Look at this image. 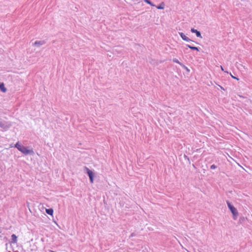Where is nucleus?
Here are the masks:
<instances>
[{
	"mask_svg": "<svg viewBox=\"0 0 252 252\" xmlns=\"http://www.w3.org/2000/svg\"><path fill=\"white\" fill-rule=\"evenodd\" d=\"M14 147L16 148L19 151H20L25 155H31L33 154V151L32 150L28 149L26 147L21 145L19 143V142H17L14 145Z\"/></svg>",
	"mask_w": 252,
	"mask_h": 252,
	"instance_id": "obj_1",
	"label": "nucleus"
},
{
	"mask_svg": "<svg viewBox=\"0 0 252 252\" xmlns=\"http://www.w3.org/2000/svg\"><path fill=\"white\" fill-rule=\"evenodd\" d=\"M226 204L227 205L228 208L231 211V213L233 215V218L234 220H236L238 216V212L236 208H235L233 205L228 200L226 201Z\"/></svg>",
	"mask_w": 252,
	"mask_h": 252,
	"instance_id": "obj_2",
	"label": "nucleus"
},
{
	"mask_svg": "<svg viewBox=\"0 0 252 252\" xmlns=\"http://www.w3.org/2000/svg\"><path fill=\"white\" fill-rule=\"evenodd\" d=\"M84 171L87 173L89 177L90 181L91 183L94 182V173L87 166L84 167Z\"/></svg>",
	"mask_w": 252,
	"mask_h": 252,
	"instance_id": "obj_3",
	"label": "nucleus"
},
{
	"mask_svg": "<svg viewBox=\"0 0 252 252\" xmlns=\"http://www.w3.org/2000/svg\"><path fill=\"white\" fill-rule=\"evenodd\" d=\"M46 43V42L44 40H39V41H35L33 43V46H37L38 47H40L41 46L45 44Z\"/></svg>",
	"mask_w": 252,
	"mask_h": 252,
	"instance_id": "obj_4",
	"label": "nucleus"
},
{
	"mask_svg": "<svg viewBox=\"0 0 252 252\" xmlns=\"http://www.w3.org/2000/svg\"><path fill=\"white\" fill-rule=\"evenodd\" d=\"M179 34L183 40H184L186 41H187V42H189V41H192L190 39H189V37H188L184 33L179 32Z\"/></svg>",
	"mask_w": 252,
	"mask_h": 252,
	"instance_id": "obj_5",
	"label": "nucleus"
},
{
	"mask_svg": "<svg viewBox=\"0 0 252 252\" xmlns=\"http://www.w3.org/2000/svg\"><path fill=\"white\" fill-rule=\"evenodd\" d=\"M190 31L192 33H195L197 37L202 38L201 32L199 31L194 28H191Z\"/></svg>",
	"mask_w": 252,
	"mask_h": 252,
	"instance_id": "obj_6",
	"label": "nucleus"
},
{
	"mask_svg": "<svg viewBox=\"0 0 252 252\" xmlns=\"http://www.w3.org/2000/svg\"><path fill=\"white\" fill-rule=\"evenodd\" d=\"M17 241V237L14 234H12L11 235V240L10 241L11 243H16Z\"/></svg>",
	"mask_w": 252,
	"mask_h": 252,
	"instance_id": "obj_7",
	"label": "nucleus"
},
{
	"mask_svg": "<svg viewBox=\"0 0 252 252\" xmlns=\"http://www.w3.org/2000/svg\"><path fill=\"white\" fill-rule=\"evenodd\" d=\"M186 46L190 48V49L192 50H196V51H199V48L198 47H195V46H191L190 45H189V44H187Z\"/></svg>",
	"mask_w": 252,
	"mask_h": 252,
	"instance_id": "obj_8",
	"label": "nucleus"
},
{
	"mask_svg": "<svg viewBox=\"0 0 252 252\" xmlns=\"http://www.w3.org/2000/svg\"><path fill=\"white\" fill-rule=\"evenodd\" d=\"M0 91L3 93H5L6 91V89L4 87V84L3 83H0Z\"/></svg>",
	"mask_w": 252,
	"mask_h": 252,
	"instance_id": "obj_9",
	"label": "nucleus"
},
{
	"mask_svg": "<svg viewBox=\"0 0 252 252\" xmlns=\"http://www.w3.org/2000/svg\"><path fill=\"white\" fill-rule=\"evenodd\" d=\"M53 212H54V211L52 208H49V209H46V213L50 216H53Z\"/></svg>",
	"mask_w": 252,
	"mask_h": 252,
	"instance_id": "obj_10",
	"label": "nucleus"
},
{
	"mask_svg": "<svg viewBox=\"0 0 252 252\" xmlns=\"http://www.w3.org/2000/svg\"><path fill=\"white\" fill-rule=\"evenodd\" d=\"M165 4L163 2H162L160 4L157 6V8L158 9H163L164 8Z\"/></svg>",
	"mask_w": 252,
	"mask_h": 252,
	"instance_id": "obj_11",
	"label": "nucleus"
},
{
	"mask_svg": "<svg viewBox=\"0 0 252 252\" xmlns=\"http://www.w3.org/2000/svg\"><path fill=\"white\" fill-rule=\"evenodd\" d=\"M144 1L145 2H146L147 3L150 4L151 6H155V4H154L150 0H144Z\"/></svg>",
	"mask_w": 252,
	"mask_h": 252,
	"instance_id": "obj_12",
	"label": "nucleus"
},
{
	"mask_svg": "<svg viewBox=\"0 0 252 252\" xmlns=\"http://www.w3.org/2000/svg\"><path fill=\"white\" fill-rule=\"evenodd\" d=\"M173 62L174 63H177L179 64H180L181 66V64H183L182 63H180L178 59L174 58L173 59Z\"/></svg>",
	"mask_w": 252,
	"mask_h": 252,
	"instance_id": "obj_13",
	"label": "nucleus"
},
{
	"mask_svg": "<svg viewBox=\"0 0 252 252\" xmlns=\"http://www.w3.org/2000/svg\"><path fill=\"white\" fill-rule=\"evenodd\" d=\"M181 66L185 69H186L188 72H189V69L184 64H181Z\"/></svg>",
	"mask_w": 252,
	"mask_h": 252,
	"instance_id": "obj_14",
	"label": "nucleus"
},
{
	"mask_svg": "<svg viewBox=\"0 0 252 252\" xmlns=\"http://www.w3.org/2000/svg\"><path fill=\"white\" fill-rule=\"evenodd\" d=\"M5 127V124L2 121H0V127L4 128Z\"/></svg>",
	"mask_w": 252,
	"mask_h": 252,
	"instance_id": "obj_15",
	"label": "nucleus"
},
{
	"mask_svg": "<svg viewBox=\"0 0 252 252\" xmlns=\"http://www.w3.org/2000/svg\"><path fill=\"white\" fill-rule=\"evenodd\" d=\"M184 158L185 160H188L189 161V162L190 163L189 158L187 155H184Z\"/></svg>",
	"mask_w": 252,
	"mask_h": 252,
	"instance_id": "obj_16",
	"label": "nucleus"
},
{
	"mask_svg": "<svg viewBox=\"0 0 252 252\" xmlns=\"http://www.w3.org/2000/svg\"><path fill=\"white\" fill-rule=\"evenodd\" d=\"M217 168V166L215 165V164H213L211 166L210 168L211 169H215Z\"/></svg>",
	"mask_w": 252,
	"mask_h": 252,
	"instance_id": "obj_17",
	"label": "nucleus"
},
{
	"mask_svg": "<svg viewBox=\"0 0 252 252\" xmlns=\"http://www.w3.org/2000/svg\"><path fill=\"white\" fill-rule=\"evenodd\" d=\"M231 76H232V77L233 78H234V79H236V80H239L238 78H237V77H234V76H232V75H231Z\"/></svg>",
	"mask_w": 252,
	"mask_h": 252,
	"instance_id": "obj_18",
	"label": "nucleus"
},
{
	"mask_svg": "<svg viewBox=\"0 0 252 252\" xmlns=\"http://www.w3.org/2000/svg\"><path fill=\"white\" fill-rule=\"evenodd\" d=\"M135 236V235L134 234V233H131V234L130 235L131 237H133V236Z\"/></svg>",
	"mask_w": 252,
	"mask_h": 252,
	"instance_id": "obj_19",
	"label": "nucleus"
},
{
	"mask_svg": "<svg viewBox=\"0 0 252 252\" xmlns=\"http://www.w3.org/2000/svg\"><path fill=\"white\" fill-rule=\"evenodd\" d=\"M10 148L14 147V145L13 146V145L11 144L10 146Z\"/></svg>",
	"mask_w": 252,
	"mask_h": 252,
	"instance_id": "obj_20",
	"label": "nucleus"
},
{
	"mask_svg": "<svg viewBox=\"0 0 252 252\" xmlns=\"http://www.w3.org/2000/svg\"><path fill=\"white\" fill-rule=\"evenodd\" d=\"M49 252H56L52 251V250H49Z\"/></svg>",
	"mask_w": 252,
	"mask_h": 252,
	"instance_id": "obj_21",
	"label": "nucleus"
},
{
	"mask_svg": "<svg viewBox=\"0 0 252 252\" xmlns=\"http://www.w3.org/2000/svg\"><path fill=\"white\" fill-rule=\"evenodd\" d=\"M220 86V87L221 89L224 90V89H223V87H221V86Z\"/></svg>",
	"mask_w": 252,
	"mask_h": 252,
	"instance_id": "obj_22",
	"label": "nucleus"
},
{
	"mask_svg": "<svg viewBox=\"0 0 252 252\" xmlns=\"http://www.w3.org/2000/svg\"><path fill=\"white\" fill-rule=\"evenodd\" d=\"M221 69L222 70V71H224V69L223 68V67L221 66Z\"/></svg>",
	"mask_w": 252,
	"mask_h": 252,
	"instance_id": "obj_23",
	"label": "nucleus"
},
{
	"mask_svg": "<svg viewBox=\"0 0 252 252\" xmlns=\"http://www.w3.org/2000/svg\"><path fill=\"white\" fill-rule=\"evenodd\" d=\"M251 103L252 104V100L251 101Z\"/></svg>",
	"mask_w": 252,
	"mask_h": 252,
	"instance_id": "obj_24",
	"label": "nucleus"
}]
</instances>
